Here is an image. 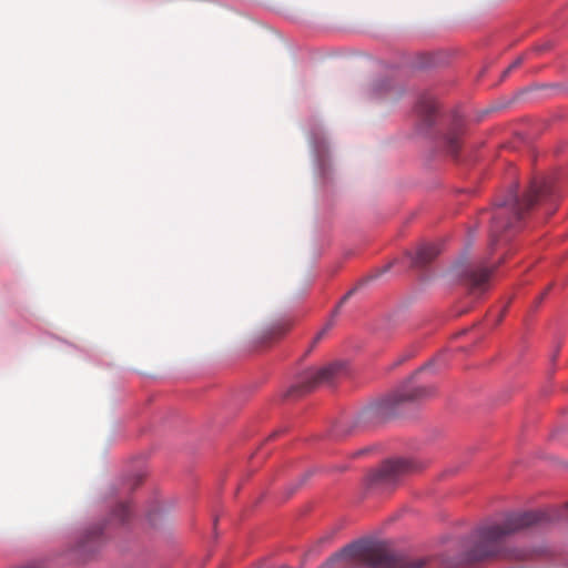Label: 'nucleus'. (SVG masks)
<instances>
[{
	"label": "nucleus",
	"mask_w": 568,
	"mask_h": 568,
	"mask_svg": "<svg viewBox=\"0 0 568 568\" xmlns=\"http://www.w3.org/2000/svg\"><path fill=\"white\" fill-rule=\"evenodd\" d=\"M332 325H333L332 323H327L325 325V327L316 334L313 345H315L323 338V336L327 333V331L332 327Z\"/></svg>",
	"instance_id": "dca6fc26"
},
{
	"label": "nucleus",
	"mask_w": 568,
	"mask_h": 568,
	"mask_svg": "<svg viewBox=\"0 0 568 568\" xmlns=\"http://www.w3.org/2000/svg\"><path fill=\"white\" fill-rule=\"evenodd\" d=\"M438 254L439 248L437 245L423 244L417 248L415 256L412 258V265L414 267H424L428 265Z\"/></svg>",
	"instance_id": "f8f14e48"
},
{
	"label": "nucleus",
	"mask_w": 568,
	"mask_h": 568,
	"mask_svg": "<svg viewBox=\"0 0 568 568\" xmlns=\"http://www.w3.org/2000/svg\"><path fill=\"white\" fill-rule=\"evenodd\" d=\"M456 272L459 276L464 278L466 285L470 288L471 292L485 291L491 274V270L485 266H467L462 270L457 268Z\"/></svg>",
	"instance_id": "1a4fd4ad"
},
{
	"label": "nucleus",
	"mask_w": 568,
	"mask_h": 568,
	"mask_svg": "<svg viewBox=\"0 0 568 568\" xmlns=\"http://www.w3.org/2000/svg\"><path fill=\"white\" fill-rule=\"evenodd\" d=\"M416 111L423 123L430 126L434 122L436 112V102L434 98L429 94L422 95L416 105Z\"/></svg>",
	"instance_id": "9b49d317"
},
{
	"label": "nucleus",
	"mask_w": 568,
	"mask_h": 568,
	"mask_svg": "<svg viewBox=\"0 0 568 568\" xmlns=\"http://www.w3.org/2000/svg\"><path fill=\"white\" fill-rule=\"evenodd\" d=\"M566 511H567V516H568V506H567V509H566Z\"/></svg>",
	"instance_id": "a878e982"
},
{
	"label": "nucleus",
	"mask_w": 568,
	"mask_h": 568,
	"mask_svg": "<svg viewBox=\"0 0 568 568\" xmlns=\"http://www.w3.org/2000/svg\"><path fill=\"white\" fill-rule=\"evenodd\" d=\"M136 514L131 503H119L101 524L89 526L79 537L77 550L82 555H93L105 544L106 538L115 535H128L136 524Z\"/></svg>",
	"instance_id": "7ed1b4c3"
},
{
	"label": "nucleus",
	"mask_w": 568,
	"mask_h": 568,
	"mask_svg": "<svg viewBox=\"0 0 568 568\" xmlns=\"http://www.w3.org/2000/svg\"><path fill=\"white\" fill-rule=\"evenodd\" d=\"M432 365H433V363L430 362L429 364H427V365L423 366L420 369H418V371L415 373V375H418L419 373H422V372L426 371V369H427L429 366H432Z\"/></svg>",
	"instance_id": "aec40b11"
},
{
	"label": "nucleus",
	"mask_w": 568,
	"mask_h": 568,
	"mask_svg": "<svg viewBox=\"0 0 568 568\" xmlns=\"http://www.w3.org/2000/svg\"><path fill=\"white\" fill-rule=\"evenodd\" d=\"M549 287L539 296L538 298V303H540L542 301V298L545 297V295L547 294Z\"/></svg>",
	"instance_id": "4be33fe9"
},
{
	"label": "nucleus",
	"mask_w": 568,
	"mask_h": 568,
	"mask_svg": "<svg viewBox=\"0 0 568 568\" xmlns=\"http://www.w3.org/2000/svg\"><path fill=\"white\" fill-rule=\"evenodd\" d=\"M317 470V468H310L308 470H306L298 479V483L292 487H290V490L287 493V496H291L294 494V491L301 486L303 485L304 483H306V480H308V478H311L315 471Z\"/></svg>",
	"instance_id": "2eb2a0df"
},
{
	"label": "nucleus",
	"mask_w": 568,
	"mask_h": 568,
	"mask_svg": "<svg viewBox=\"0 0 568 568\" xmlns=\"http://www.w3.org/2000/svg\"><path fill=\"white\" fill-rule=\"evenodd\" d=\"M354 292H355V288H354V287H353V288H351V290H348V292L346 293V295L343 297V301H344V300H346V298H348L351 295H353V293H354Z\"/></svg>",
	"instance_id": "412c9836"
},
{
	"label": "nucleus",
	"mask_w": 568,
	"mask_h": 568,
	"mask_svg": "<svg viewBox=\"0 0 568 568\" xmlns=\"http://www.w3.org/2000/svg\"><path fill=\"white\" fill-rule=\"evenodd\" d=\"M329 538H331L329 536H326V537H323L320 541L322 544H325V542H327L329 540Z\"/></svg>",
	"instance_id": "5701e85b"
},
{
	"label": "nucleus",
	"mask_w": 568,
	"mask_h": 568,
	"mask_svg": "<svg viewBox=\"0 0 568 568\" xmlns=\"http://www.w3.org/2000/svg\"><path fill=\"white\" fill-rule=\"evenodd\" d=\"M432 393L430 387L415 385L412 381H407L383 400L379 409L389 414H397L408 404L417 403Z\"/></svg>",
	"instance_id": "0eeeda50"
},
{
	"label": "nucleus",
	"mask_w": 568,
	"mask_h": 568,
	"mask_svg": "<svg viewBox=\"0 0 568 568\" xmlns=\"http://www.w3.org/2000/svg\"><path fill=\"white\" fill-rule=\"evenodd\" d=\"M320 568H355V539L335 552Z\"/></svg>",
	"instance_id": "9d476101"
},
{
	"label": "nucleus",
	"mask_w": 568,
	"mask_h": 568,
	"mask_svg": "<svg viewBox=\"0 0 568 568\" xmlns=\"http://www.w3.org/2000/svg\"><path fill=\"white\" fill-rule=\"evenodd\" d=\"M163 518H164V510L160 507L150 509L146 515L148 523L150 524V526H152L154 528H156L159 525L158 519L160 521H162Z\"/></svg>",
	"instance_id": "4468645a"
},
{
	"label": "nucleus",
	"mask_w": 568,
	"mask_h": 568,
	"mask_svg": "<svg viewBox=\"0 0 568 568\" xmlns=\"http://www.w3.org/2000/svg\"><path fill=\"white\" fill-rule=\"evenodd\" d=\"M462 133V122L459 120L456 121L450 130L446 133L444 138V144L446 152L450 155H457L460 149Z\"/></svg>",
	"instance_id": "ddd939ff"
},
{
	"label": "nucleus",
	"mask_w": 568,
	"mask_h": 568,
	"mask_svg": "<svg viewBox=\"0 0 568 568\" xmlns=\"http://www.w3.org/2000/svg\"><path fill=\"white\" fill-rule=\"evenodd\" d=\"M560 199L554 178H540L531 181L528 190L520 196L518 185L514 184L508 192L496 201L490 224V246L497 244L501 233L517 229L525 215L536 205H546V213L552 214Z\"/></svg>",
	"instance_id": "f257e3e1"
},
{
	"label": "nucleus",
	"mask_w": 568,
	"mask_h": 568,
	"mask_svg": "<svg viewBox=\"0 0 568 568\" xmlns=\"http://www.w3.org/2000/svg\"><path fill=\"white\" fill-rule=\"evenodd\" d=\"M338 307H339V305L334 310V312H333V316H335V315L337 314V312H338Z\"/></svg>",
	"instance_id": "393cba45"
},
{
	"label": "nucleus",
	"mask_w": 568,
	"mask_h": 568,
	"mask_svg": "<svg viewBox=\"0 0 568 568\" xmlns=\"http://www.w3.org/2000/svg\"><path fill=\"white\" fill-rule=\"evenodd\" d=\"M368 413H369V407H364V408H362V409H361V412L358 413V416H359L361 418H365V417L368 415Z\"/></svg>",
	"instance_id": "6ab92c4d"
},
{
	"label": "nucleus",
	"mask_w": 568,
	"mask_h": 568,
	"mask_svg": "<svg viewBox=\"0 0 568 568\" xmlns=\"http://www.w3.org/2000/svg\"><path fill=\"white\" fill-rule=\"evenodd\" d=\"M546 511H524L507 515L503 520L481 526L477 541L469 550L470 560H484L506 555L507 539L514 534L549 523Z\"/></svg>",
	"instance_id": "f03ea898"
},
{
	"label": "nucleus",
	"mask_w": 568,
	"mask_h": 568,
	"mask_svg": "<svg viewBox=\"0 0 568 568\" xmlns=\"http://www.w3.org/2000/svg\"><path fill=\"white\" fill-rule=\"evenodd\" d=\"M347 373V365L343 361H336L322 368H307L298 377L296 384L292 385L286 396H298L310 392L318 385H333L334 382Z\"/></svg>",
	"instance_id": "39448f33"
},
{
	"label": "nucleus",
	"mask_w": 568,
	"mask_h": 568,
	"mask_svg": "<svg viewBox=\"0 0 568 568\" xmlns=\"http://www.w3.org/2000/svg\"><path fill=\"white\" fill-rule=\"evenodd\" d=\"M308 139L315 174L323 184H328L333 176L329 148L325 139L322 125L314 118H312L308 122Z\"/></svg>",
	"instance_id": "423d86ee"
},
{
	"label": "nucleus",
	"mask_w": 568,
	"mask_h": 568,
	"mask_svg": "<svg viewBox=\"0 0 568 568\" xmlns=\"http://www.w3.org/2000/svg\"><path fill=\"white\" fill-rule=\"evenodd\" d=\"M286 331L285 326L284 325H278L274 328H272L270 332H268V335H270V338H273L277 335H281L283 334L284 332Z\"/></svg>",
	"instance_id": "a211bd4d"
},
{
	"label": "nucleus",
	"mask_w": 568,
	"mask_h": 568,
	"mask_svg": "<svg viewBox=\"0 0 568 568\" xmlns=\"http://www.w3.org/2000/svg\"><path fill=\"white\" fill-rule=\"evenodd\" d=\"M366 282H367V280H365L364 282H358V281H357L356 286H357V287H358V286H362V285H364Z\"/></svg>",
	"instance_id": "b1692460"
},
{
	"label": "nucleus",
	"mask_w": 568,
	"mask_h": 568,
	"mask_svg": "<svg viewBox=\"0 0 568 568\" xmlns=\"http://www.w3.org/2000/svg\"><path fill=\"white\" fill-rule=\"evenodd\" d=\"M364 562L371 568H449V564L436 557H409L389 551L364 539H357V566Z\"/></svg>",
	"instance_id": "20e7f679"
},
{
	"label": "nucleus",
	"mask_w": 568,
	"mask_h": 568,
	"mask_svg": "<svg viewBox=\"0 0 568 568\" xmlns=\"http://www.w3.org/2000/svg\"><path fill=\"white\" fill-rule=\"evenodd\" d=\"M524 61V57H518L504 72V77H506L511 70L518 68Z\"/></svg>",
	"instance_id": "f3484780"
},
{
	"label": "nucleus",
	"mask_w": 568,
	"mask_h": 568,
	"mask_svg": "<svg viewBox=\"0 0 568 568\" xmlns=\"http://www.w3.org/2000/svg\"><path fill=\"white\" fill-rule=\"evenodd\" d=\"M415 468V464L409 459H390L368 477V483L369 485L390 486Z\"/></svg>",
	"instance_id": "6e6552de"
}]
</instances>
